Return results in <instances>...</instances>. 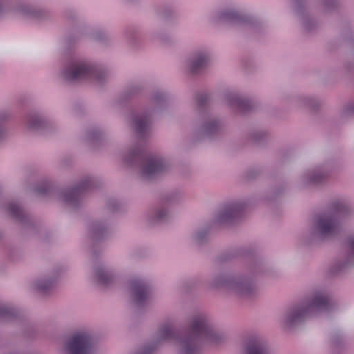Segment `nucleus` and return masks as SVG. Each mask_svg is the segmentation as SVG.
Masks as SVG:
<instances>
[{
	"label": "nucleus",
	"instance_id": "obj_1",
	"mask_svg": "<svg viewBox=\"0 0 354 354\" xmlns=\"http://www.w3.org/2000/svg\"><path fill=\"white\" fill-rule=\"evenodd\" d=\"M223 338V333L211 319L205 314H198L193 317L186 337H180L172 325L167 322L158 326L154 341L156 346L164 342L174 344L179 354H197L201 344L218 343Z\"/></svg>",
	"mask_w": 354,
	"mask_h": 354
},
{
	"label": "nucleus",
	"instance_id": "obj_2",
	"mask_svg": "<svg viewBox=\"0 0 354 354\" xmlns=\"http://www.w3.org/2000/svg\"><path fill=\"white\" fill-rule=\"evenodd\" d=\"M330 308V299L328 292L324 288H317L288 308L282 315L281 322L286 328H293L308 317L327 311Z\"/></svg>",
	"mask_w": 354,
	"mask_h": 354
},
{
	"label": "nucleus",
	"instance_id": "obj_3",
	"mask_svg": "<svg viewBox=\"0 0 354 354\" xmlns=\"http://www.w3.org/2000/svg\"><path fill=\"white\" fill-rule=\"evenodd\" d=\"M259 271V265H255L248 272L237 277L218 274L212 277L209 286L214 289L227 291L239 297L248 298L256 292L255 276Z\"/></svg>",
	"mask_w": 354,
	"mask_h": 354
},
{
	"label": "nucleus",
	"instance_id": "obj_4",
	"mask_svg": "<svg viewBox=\"0 0 354 354\" xmlns=\"http://www.w3.org/2000/svg\"><path fill=\"white\" fill-rule=\"evenodd\" d=\"M60 76L68 82L93 81L103 83L108 77L105 67L97 62L86 60H73L60 71Z\"/></svg>",
	"mask_w": 354,
	"mask_h": 354
},
{
	"label": "nucleus",
	"instance_id": "obj_5",
	"mask_svg": "<svg viewBox=\"0 0 354 354\" xmlns=\"http://www.w3.org/2000/svg\"><path fill=\"white\" fill-rule=\"evenodd\" d=\"M167 99L166 92L156 91L150 97V106L133 116V126L138 133L143 136L149 131L153 115L165 104Z\"/></svg>",
	"mask_w": 354,
	"mask_h": 354
},
{
	"label": "nucleus",
	"instance_id": "obj_6",
	"mask_svg": "<svg viewBox=\"0 0 354 354\" xmlns=\"http://www.w3.org/2000/svg\"><path fill=\"white\" fill-rule=\"evenodd\" d=\"M11 12L26 19L39 20L46 16V11L39 7L25 3H13L8 0H0V17Z\"/></svg>",
	"mask_w": 354,
	"mask_h": 354
},
{
	"label": "nucleus",
	"instance_id": "obj_7",
	"mask_svg": "<svg viewBox=\"0 0 354 354\" xmlns=\"http://www.w3.org/2000/svg\"><path fill=\"white\" fill-rule=\"evenodd\" d=\"M339 212H326L318 215L313 227V235L320 239L330 238L339 231Z\"/></svg>",
	"mask_w": 354,
	"mask_h": 354
},
{
	"label": "nucleus",
	"instance_id": "obj_8",
	"mask_svg": "<svg viewBox=\"0 0 354 354\" xmlns=\"http://www.w3.org/2000/svg\"><path fill=\"white\" fill-rule=\"evenodd\" d=\"M140 166L142 178L150 179L160 172L166 171L170 167V160L160 154H149L141 156Z\"/></svg>",
	"mask_w": 354,
	"mask_h": 354
},
{
	"label": "nucleus",
	"instance_id": "obj_9",
	"mask_svg": "<svg viewBox=\"0 0 354 354\" xmlns=\"http://www.w3.org/2000/svg\"><path fill=\"white\" fill-rule=\"evenodd\" d=\"M94 186L93 178L86 176L74 188L66 190L62 194V201L69 206L76 207L80 202L82 195Z\"/></svg>",
	"mask_w": 354,
	"mask_h": 354
},
{
	"label": "nucleus",
	"instance_id": "obj_10",
	"mask_svg": "<svg viewBox=\"0 0 354 354\" xmlns=\"http://www.w3.org/2000/svg\"><path fill=\"white\" fill-rule=\"evenodd\" d=\"M91 336L88 332L81 331L73 335L65 345L66 354H90Z\"/></svg>",
	"mask_w": 354,
	"mask_h": 354
},
{
	"label": "nucleus",
	"instance_id": "obj_11",
	"mask_svg": "<svg viewBox=\"0 0 354 354\" xmlns=\"http://www.w3.org/2000/svg\"><path fill=\"white\" fill-rule=\"evenodd\" d=\"M245 207L246 203L243 200L229 203L216 214V221L221 224L230 223L241 215Z\"/></svg>",
	"mask_w": 354,
	"mask_h": 354
},
{
	"label": "nucleus",
	"instance_id": "obj_12",
	"mask_svg": "<svg viewBox=\"0 0 354 354\" xmlns=\"http://www.w3.org/2000/svg\"><path fill=\"white\" fill-rule=\"evenodd\" d=\"M218 17L220 20L232 26L253 24L255 21V18L251 15L239 12L234 8L219 12Z\"/></svg>",
	"mask_w": 354,
	"mask_h": 354
},
{
	"label": "nucleus",
	"instance_id": "obj_13",
	"mask_svg": "<svg viewBox=\"0 0 354 354\" xmlns=\"http://www.w3.org/2000/svg\"><path fill=\"white\" fill-rule=\"evenodd\" d=\"M330 169L327 165L317 166L306 171L301 176L300 182L303 186L315 185L322 183L329 175Z\"/></svg>",
	"mask_w": 354,
	"mask_h": 354
},
{
	"label": "nucleus",
	"instance_id": "obj_14",
	"mask_svg": "<svg viewBox=\"0 0 354 354\" xmlns=\"http://www.w3.org/2000/svg\"><path fill=\"white\" fill-rule=\"evenodd\" d=\"M209 60V52L201 50L190 56L187 61V67L192 73H197L207 65Z\"/></svg>",
	"mask_w": 354,
	"mask_h": 354
},
{
	"label": "nucleus",
	"instance_id": "obj_15",
	"mask_svg": "<svg viewBox=\"0 0 354 354\" xmlns=\"http://www.w3.org/2000/svg\"><path fill=\"white\" fill-rule=\"evenodd\" d=\"M131 292L133 301L138 304H142L148 298L149 287L143 279H136L131 283Z\"/></svg>",
	"mask_w": 354,
	"mask_h": 354
},
{
	"label": "nucleus",
	"instance_id": "obj_16",
	"mask_svg": "<svg viewBox=\"0 0 354 354\" xmlns=\"http://www.w3.org/2000/svg\"><path fill=\"white\" fill-rule=\"evenodd\" d=\"M26 128L30 131H37L45 128L48 123L47 118L39 111H32L25 118Z\"/></svg>",
	"mask_w": 354,
	"mask_h": 354
},
{
	"label": "nucleus",
	"instance_id": "obj_17",
	"mask_svg": "<svg viewBox=\"0 0 354 354\" xmlns=\"http://www.w3.org/2000/svg\"><path fill=\"white\" fill-rule=\"evenodd\" d=\"M225 100L237 113H243L252 108L251 102L248 99L243 98L236 93L226 95Z\"/></svg>",
	"mask_w": 354,
	"mask_h": 354
},
{
	"label": "nucleus",
	"instance_id": "obj_18",
	"mask_svg": "<svg viewBox=\"0 0 354 354\" xmlns=\"http://www.w3.org/2000/svg\"><path fill=\"white\" fill-rule=\"evenodd\" d=\"M96 280L101 284L108 285L120 276V272L111 266H99L95 268Z\"/></svg>",
	"mask_w": 354,
	"mask_h": 354
},
{
	"label": "nucleus",
	"instance_id": "obj_19",
	"mask_svg": "<svg viewBox=\"0 0 354 354\" xmlns=\"http://www.w3.org/2000/svg\"><path fill=\"white\" fill-rule=\"evenodd\" d=\"M245 354H268L265 342L259 337L249 338L244 343Z\"/></svg>",
	"mask_w": 354,
	"mask_h": 354
},
{
	"label": "nucleus",
	"instance_id": "obj_20",
	"mask_svg": "<svg viewBox=\"0 0 354 354\" xmlns=\"http://www.w3.org/2000/svg\"><path fill=\"white\" fill-rule=\"evenodd\" d=\"M204 122L201 127V131L205 135H210L218 131L221 127V121L216 117L212 115H204Z\"/></svg>",
	"mask_w": 354,
	"mask_h": 354
},
{
	"label": "nucleus",
	"instance_id": "obj_21",
	"mask_svg": "<svg viewBox=\"0 0 354 354\" xmlns=\"http://www.w3.org/2000/svg\"><path fill=\"white\" fill-rule=\"evenodd\" d=\"M111 231V225L106 221L95 222L91 228V233L93 238L100 239L106 236Z\"/></svg>",
	"mask_w": 354,
	"mask_h": 354
},
{
	"label": "nucleus",
	"instance_id": "obj_22",
	"mask_svg": "<svg viewBox=\"0 0 354 354\" xmlns=\"http://www.w3.org/2000/svg\"><path fill=\"white\" fill-rule=\"evenodd\" d=\"M58 277L59 274L57 272L52 273L38 279L35 283V286L40 291L48 290L54 286Z\"/></svg>",
	"mask_w": 354,
	"mask_h": 354
},
{
	"label": "nucleus",
	"instance_id": "obj_23",
	"mask_svg": "<svg viewBox=\"0 0 354 354\" xmlns=\"http://www.w3.org/2000/svg\"><path fill=\"white\" fill-rule=\"evenodd\" d=\"M346 244L348 252L344 257L343 265L340 266L341 268L354 264V236L348 237Z\"/></svg>",
	"mask_w": 354,
	"mask_h": 354
},
{
	"label": "nucleus",
	"instance_id": "obj_24",
	"mask_svg": "<svg viewBox=\"0 0 354 354\" xmlns=\"http://www.w3.org/2000/svg\"><path fill=\"white\" fill-rule=\"evenodd\" d=\"M169 214L168 209L164 206L157 207L151 215V221L153 223L160 222L167 218Z\"/></svg>",
	"mask_w": 354,
	"mask_h": 354
},
{
	"label": "nucleus",
	"instance_id": "obj_25",
	"mask_svg": "<svg viewBox=\"0 0 354 354\" xmlns=\"http://www.w3.org/2000/svg\"><path fill=\"white\" fill-rule=\"evenodd\" d=\"M8 212L12 216L17 220H22L24 216V210L15 202H11L8 204Z\"/></svg>",
	"mask_w": 354,
	"mask_h": 354
},
{
	"label": "nucleus",
	"instance_id": "obj_26",
	"mask_svg": "<svg viewBox=\"0 0 354 354\" xmlns=\"http://www.w3.org/2000/svg\"><path fill=\"white\" fill-rule=\"evenodd\" d=\"M17 311L15 308L7 304H0V318L9 319L15 316Z\"/></svg>",
	"mask_w": 354,
	"mask_h": 354
},
{
	"label": "nucleus",
	"instance_id": "obj_27",
	"mask_svg": "<svg viewBox=\"0 0 354 354\" xmlns=\"http://www.w3.org/2000/svg\"><path fill=\"white\" fill-rule=\"evenodd\" d=\"M337 0H322L321 6L326 11L335 8L337 5Z\"/></svg>",
	"mask_w": 354,
	"mask_h": 354
},
{
	"label": "nucleus",
	"instance_id": "obj_28",
	"mask_svg": "<svg viewBox=\"0 0 354 354\" xmlns=\"http://www.w3.org/2000/svg\"><path fill=\"white\" fill-rule=\"evenodd\" d=\"M299 101L302 106H308L311 105L313 98L310 97H308V96L302 97L299 99Z\"/></svg>",
	"mask_w": 354,
	"mask_h": 354
},
{
	"label": "nucleus",
	"instance_id": "obj_29",
	"mask_svg": "<svg viewBox=\"0 0 354 354\" xmlns=\"http://www.w3.org/2000/svg\"><path fill=\"white\" fill-rule=\"evenodd\" d=\"M205 236H206V232H205L203 231L197 232L194 234V239L196 241H203Z\"/></svg>",
	"mask_w": 354,
	"mask_h": 354
},
{
	"label": "nucleus",
	"instance_id": "obj_30",
	"mask_svg": "<svg viewBox=\"0 0 354 354\" xmlns=\"http://www.w3.org/2000/svg\"><path fill=\"white\" fill-rule=\"evenodd\" d=\"M263 136H264V133L263 132H261V131H256V132L253 133L252 136V139L254 141H257L258 140H259Z\"/></svg>",
	"mask_w": 354,
	"mask_h": 354
},
{
	"label": "nucleus",
	"instance_id": "obj_31",
	"mask_svg": "<svg viewBox=\"0 0 354 354\" xmlns=\"http://www.w3.org/2000/svg\"><path fill=\"white\" fill-rule=\"evenodd\" d=\"M176 199H177L176 195H170L167 197V198L165 199V202L166 203H173V202L176 201Z\"/></svg>",
	"mask_w": 354,
	"mask_h": 354
},
{
	"label": "nucleus",
	"instance_id": "obj_32",
	"mask_svg": "<svg viewBox=\"0 0 354 354\" xmlns=\"http://www.w3.org/2000/svg\"><path fill=\"white\" fill-rule=\"evenodd\" d=\"M140 151L138 149H133L129 152V156L131 158L138 156Z\"/></svg>",
	"mask_w": 354,
	"mask_h": 354
},
{
	"label": "nucleus",
	"instance_id": "obj_33",
	"mask_svg": "<svg viewBox=\"0 0 354 354\" xmlns=\"http://www.w3.org/2000/svg\"><path fill=\"white\" fill-rule=\"evenodd\" d=\"M97 135H98V132H96V131L90 132L88 134V137L90 139L94 140V139L97 138Z\"/></svg>",
	"mask_w": 354,
	"mask_h": 354
},
{
	"label": "nucleus",
	"instance_id": "obj_34",
	"mask_svg": "<svg viewBox=\"0 0 354 354\" xmlns=\"http://www.w3.org/2000/svg\"><path fill=\"white\" fill-rule=\"evenodd\" d=\"M46 190H47V185H44L41 188H39L37 189V192L39 194H43L44 192H46Z\"/></svg>",
	"mask_w": 354,
	"mask_h": 354
},
{
	"label": "nucleus",
	"instance_id": "obj_35",
	"mask_svg": "<svg viewBox=\"0 0 354 354\" xmlns=\"http://www.w3.org/2000/svg\"><path fill=\"white\" fill-rule=\"evenodd\" d=\"M4 133V129L1 124H0V138L2 137Z\"/></svg>",
	"mask_w": 354,
	"mask_h": 354
},
{
	"label": "nucleus",
	"instance_id": "obj_36",
	"mask_svg": "<svg viewBox=\"0 0 354 354\" xmlns=\"http://www.w3.org/2000/svg\"><path fill=\"white\" fill-rule=\"evenodd\" d=\"M348 109L349 112H354V105L348 106Z\"/></svg>",
	"mask_w": 354,
	"mask_h": 354
},
{
	"label": "nucleus",
	"instance_id": "obj_37",
	"mask_svg": "<svg viewBox=\"0 0 354 354\" xmlns=\"http://www.w3.org/2000/svg\"><path fill=\"white\" fill-rule=\"evenodd\" d=\"M133 91H132V93L135 94L136 93V91H137V88H133Z\"/></svg>",
	"mask_w": 354,
	"mask_h": 354
},
{
	"label": "nucleus",
	"instance_id": "obj_38",
	"mask_svg": "<svg viewBox=\"0 0 354 354\" xmlns=\"http://www.w3.org/2000/svg\"><path fill=\"white\" fill-rule=\"evenodd\" d=\"M92 37H93V38L96 39H98V37H97L96 35H95V34H93V35H92Z\"/></svg>",
	"mask_w": 354,
	"mask_h": 354
},
{
	"label": "nucleus",
	"instance_id": "obj_39",
	"mask_svg": "<svg viewBox=\"0 0 354 354\" xmlns=\"http://www.w3.org/2000/svg\"><path fill=\"white\" fill-rule=\"evenodd\" d=\"M304 26H305V28H306V29H309V27L308 26V25H307L306 23L304 24Z\"/></svg>",
	"mask_w": 354,
	"mask_h": 354
}]
</instances>
